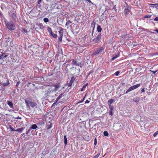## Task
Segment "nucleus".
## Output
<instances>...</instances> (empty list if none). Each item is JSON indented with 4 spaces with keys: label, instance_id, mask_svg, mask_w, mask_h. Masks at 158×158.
Returning a JSON list of instances; mask_svg holds the SVG:
<instances>
[{
    "label": "nucleus",
    "instance_id": "1",
    "mask_svg": "<svg viewBox=\"0 0 158 158\" xmlns=\"http://www.w3.org/2000/svg\"><path fill=\"white\" fill-rule=\"evenodd\" d=\"M52 86L47 87L45 88L42 93V96L44 98L46 97L51 93L53 92Z\"/></svg>",
    "mask_w": 158,
    "mask_h": 158
},
{
    "label": "nucleus",
    "instance_id": "2",
    "mask_svg": "<svg viewBox=\"0 0 158 158\" xmlns=\"http://www.w3.org/2000/svg\"><path fill=\"white\" fill-rule=\"evenodd\" d=\"M6 27L9 30H13L15 29V26L12 22H10L7 23Z\"/></svg>",
    "mask_w": 158,
    "mask_h": 158
},
{
    "label": "nucleus",
    "instance_id": "3",
    "mask_svg": "<svg viewBox=\"0 0 158 158\" xmlns=\"http://www.w3.org/2000/svg\"><path fill=\"white\" fill-rule=\"evenodd\" d=\"M104 50V48H100L96 49L94 52V55H98L99 54H101L102 52Z\"/></svg>",
    "mask_w": 158,
    "mask_h": 158
},
{
    "label": "nucleus",
    "instance_id": "4",
    "mask_svg": "<svg viewBox=\"0 0 158 158\" xmlns=\"http://www.w3.org/2000/svg\"><path fill=\"white\" fill-rule=\"evenodd\" d=\"M63 29H62L60 30L59 33V37L58 38V39L60 41H61L62 40V37L63 36Z\"/></svg>",
    "mask_w": 158,
    "mask_h": 158
},
{
    "label": "nucleus",
    "instance_id": "5",
    "mask_svg": "<svg viewBox=\"0 0 158 158\" xmlns=\"http://www.w3.org/2000/svg\"><path fill=\"white\" fill-rule=\"evenodd\" d=\"M55 88L54 89L52 88V90L53 92H56L57 91L61 86V85L60 83L56 84L54 86Z\"/></svg>",
    "mask_w": 158,
    "mask_h": 158
},
{
    "label": "nucleus",
    "instance_id": "6",
    "mask_svg": "<svg viewBox=\"0 0 158 158\" xmlns=\"http://www.w3.org/2000/svg\"><path fill=\"white\" fill-rule=\"evenodd\" d=\"M101 37V35L100 34L98 35L94 40V41L95 43L98 42V41H99L100 40Z\"/></svg>",
    "mask_w": 158,
    "mask_h": 158
},
{
    "label": "nucleus",
    "instance_id": "7",
    "mask_svg": "<svg viewBox=\"0 0 158 158\" xmlns=\"http://www.w3.org/2000/svg\"><path fill=\"white\" fill-rule=\"evenodd\" d=\"M140 86V84H136L135 85H133L131 86L132 89L133 90L134 89H135L138 87H139Z\"/></svg>",
    "mask_w": 158,
    "mask_h": 158
},
{
    "label": "nucleus",
    "instance_id": "8",
    "mask_svg": "<svg viewBox=\"0 0 158 158\" xmlns=\"http://www.w3.org/2000/svg\"><path fill=\"white\" fill-rule=\"evenodd\" d=\"M130 10V8L129 7H126L125 10H124V12L126 14H128V12Z\"/></svg>",
    "mask_w": 158,
    "mask_h": 158
},
{
    "label": "nucleus",
    "instance_id": "9",
    "mask_svg": "<svg viewBox=\"0 0 158 158\" xmlns=\"http://www.w3.org/2000/svg\"><path fill=\"white\" fill-rule=\"evenodd\" d=\"M74 81V77H72L71 78V80L70 81V82L68 84V85L69 86H71L72 84L73 83Z\"/></svg>",
    "mask_w": 158,
    "mask_h": 158
},
{
    "label": "nucleus",
    "instance_id": "10",
    "mask_svg": "<svg viewBox=\"0 0 158 158\" xmlns=\"http://www.w3.org/2000/svg\"><path fill=\"white\" fill-rule=\"evenodd\" d=\"M29 104L32 107H34L37 105L36 103L33 102H29Z\"/></svg>",
    "mask_w": 158,
    "mask_h": 158
},
{
    "label": "nucleus",
    "instance_id": "11",
    "mask_svg": "<svg viewBox=\"0 0 158 158\" xmlns=\"http://www.w3.org/2000/svg\"><path fill=\"white\" fill-rule=\"evenodd\" d=\"M7 104L10 108H12L13 107V104L12 102L10 101H8Z\"/></svg>",
    "mask_w": 158,
    "mask_h": 158
},
{
    "label": "nucleus",
    "instance_id": "12",
    "mask_svg": "<svg viewBox=\"0 0 158 158\" xmlns=\"http://www.w3.org/2000/svg\"><path fill=\"white\" fill-rule=\"evenodd\" d=\"M63 93H62L56 99V102H57L58 101L60 98H61L63 94Z\"/></svg>",
    "mask_w": 158,
    "mask_h": 158
},
{
    "label": "nucleus",
    "instance_id": "13",
    "mask_svg": "<svg viewBox=\"0 0 158 158\" xmlns=\"http://www.w3.org/2000/svg\"><path fill=\"white\" fill-rule=\"evenodd\" d=\"M24 127H22L18 129L15 130V131H18L19 132H20L22 131L24 129Z\"/></svg>",
    "mask_w": 158,
    "mask_h": 158
},
{
    "label": "nucleus",
    "instance_id": "14",
    "mask_svg": "<svg viewBox=\"0 0 158 158\" xmlns=\"http://www.w3.org/2000/svg\"><path fill=\"white\" fill-rule=\"evenodd\" d=\"M102 29L99 25H98L97 28V30L98 32H101L102 31Z\"/></svg>",
    "mask_w": 158,
    "mask_h": 158
},
{
    "label": "nucleus",
    "instance_id": "15",
    "mask_svg": "<svg viewBox=\"0 0 158 158\" xmlns=\"http://www.w3.org/2000/svg\"><path fill=\"white\" fill-rule=\"evenodd\" d=\"M133 100L135 102H138L139 101V98H138L135 97L134 98Z\"/></svg>",
    "mask_w": 158,
    "mask_h": 158
},
{
    "label": "nucleus",
    "instance_id": "16",
    "mask_svg": "<svg viewBox=\"0 0 158 158\" xmlns=\"http://www.w3.org/2000/svg\"><path fill=\"white\" fill-rule=\"evenodd\" d=\"M119 56V53H118L116 55H115L112 58V60H114L116 58H117Z\"/></svg>",
    "mask_w": 158,
    "mask_h": 158
},
{
    "label": "nucleus",
    "instance_id": "17",
    "mask_svg": "<svg viewBox=\"0 0 158 158\" xmlns=\"http://www.w3.org/2000/svg\"><path fill=\"white\" fill-rule=\"evenodd\" d=\"M150 5L151 6H153V7H155L156 8H157V9H158V3L157 4H150Z\"/></svg>",
    "mask_w": 158,
    "mask_h": 158
},
{
    "label": "nucleus",
    "instance_id": "18",
    "mask_svg": "<svg viewBox=\"0 0 158 158\" xmlns=\"http://www.w3.org/2000/svg\"><path fill=\"white\" fill-rule=\"evenodd\" d=\"M64 144L66 145L67 144V138L66 135H64Z\"/></svg>",
    "mask_w": 158,
    "mask_h": 158
},
{
    "label": "nucleus",
    "instance_id": "19",
    "mask_svg": "<svg viewBox=\"0 0 158 158\" xmlns=\"http://www.w3.org/2000/svg\"><path fill=\"white\" fill-rule=\"evenodd\" d=\"M53 37L55 38H56L57 37V35L54 34L52 32L51 34H50Z\"/></svg>",
    "mask_w": 158,
    "mask_h": 158
},
{
    "label": "nucleus",
    "instance_id": "20",
    "mask_svg": "<svg viewBox=\"0 0 158 158\" xmlns=\"http://www.w3.org/2000/svg\"><path fill=\"white\" fill-rule=\"evenodd\" d=\"M47 30L49 32L50 34H51L52 32V29L50 27H48L47 28Z\"/></svg>",
    "mask_w": 158,
    "mask_h": 158
},
{
    "label": "nucleus",
    "instance_id": "21",
    "mask_svg": "<svg viewBox=\"0 0 158 158\" xmlns=\"http://www.w3.org/2000/svg\"><path fill=\"white\" fill-rule=\"evenodd\" d=\"M9 84V82L8 81H7L6 82L3 83L2 85L5 86L8 85Z\"/></svg>",
    "mask_w": 158,
    "mask_h": 158
},
{
    "label": "nucleus",
    "instance_id": "22",
    "mask_svg": "<svg viewBox=\"0 0 158 158\" xmlns=\"http://www.w3.org/2000/svg\"><path fill=\"white\" fill-rule=\"evenodd\" d=\"M37 127L36 124H33L32 125L31 127V128L34 129H36V128H37Z\"/></svg>",
    "mask_w": 158,
    "mask_h": 158
},
{
    "label": "nucleus",
    "instance_id": "23",
    "mask_svg": "<svg viewBox=\"0 0 158 158\" xmlns=\"http://www.w3.org/2000/svg\"><path fill=\"white\" fill-rule=\"evenodd\" d=\"M133 89H132V88L131 87L129 89H128L127 91L126 92V94L128 93V92L131 91Z\"/></svg>",
    "mask_w": 158,
    "mask_h": 158
},
{
    "label": "nucleus",
    "instance_id": "24",
    "mask_svg": "<svg viewBox=\"0 0 158 158\" xmlns=\"http://www.w3.org/2000/svg\"><path fill=\"white\" fill-rule=\"evenodd\" d=\"M10 129L11 131H15L16 130H15V129L12 127L11 126H10Z\"/></svg>",
    "mask_w": 158,
    "mask_h": 158
},
{
    "label": "nucleus",
    "instance_id": "25",
    "mask_svg": "<svg viewBox=\"0 0 158 158\" xmlns=\"http://www.w3.org/2000/svg\"><path fill=\"white\" fill-rule=\"evenodd\" d=\"M114 102V100L113 99H110L108 100V102L110 104H111Z\"/></svg>",
    "mask_w": 158,
    "mask_h": 158
},
{
    "label": "nucleus",
    "instance_id": "26",
    "mask_svg": "<svg viewBox=\"0 0 158 158\" xmlns=\"http://www.w3.org/2000/svg\"><path fill=\"white\" fill-rule=\"evenodd\" d=\"M104 135L106 136H108L109 134L107 131H105L103 132Z\"/></svg>",
    "mask_w": 158,
    "mask_h": 158
},
{
    "label": "nucleus",
    "instance_id": "27",
    "mask_svg": "<svg viewBox=\"0 0 158 158\" xmlns=\"http://www.w3.org/2000/svg\"><path fill=\"white\" fill-rule=\"evenodd\" d=\"M72 22L71 21L69 20L68 21H67L66 23V26H68L69 24H70Z\"/></svg>",
    "mask_w": 158,
    "mask_h": 158
},
{
    "label": "nucleus",
    "instance_id": "28",
    "mask_svg": "<svg viewBox=\"0 0 158 158\" xmlns=\"http://www.w3.org/2000/svg\"><path fill=\"white\" fill-rule=\"evenodd\" d=\"M48 19L47 18H45L44 19V21L46 23H47L48 21Z\"/></svg>",
    "mask_w": 158,
    "mask_h": 158
},
{
    "label": "nucleus",
    "instance_id": "29",
    "mask_svg": "<svg viewBox=\"0 0 158 158\" xmlns=\"http://www.w3.org/2000/svg\"><path fill=\"white\" fill-rule=\"evenodd\" d=\"M72 64L73 65H77V63L74 60H73L72 63Z\"/></svg>",
    "mask_w": 158,
    "mask_h": 158
},
{
    "label": "nucleus",
    "instance_id": "30",
    "mask_svg": "<svg viewBox=\"0 0 158 158\" xmlns=\"http://www.w3.org/2000/svg\"><path fill=\"white\" fill-rule=\"evenodd\" d=\"M100 153H98L92 158H98L99 156Z\"/></svg>",
    "mask_w": 158,
    "mask_h": 158
},
{
    "label": "nucleus",
    "instance_id": "31",
    "mask_svg": "<svg viewBox=\"0 0 158 158\" xmlns=\"http://www.w3.org/2000/svg\"><path fill=\"white\" fill-rule=\"evenodd\" d=\"M158 134V131L154 133L153 136L154 137H155Z\"/></svg>",
    "mask_w": 158,
    "mask_h": 158
},
{
    "label": "nucleus",
    "instance_id": "32",
    "mask_svg": "<svg viewBox=\"0 0 158 158\" xmlns=\"http://www.w3.org/2000/svg\"><path fill=\"white\" fill-rule=\"evenodd\" d=\"M150 71L152 72L154 74H155L157 72V70H156V71H152V70H150Z\"/></svg>",
    "mask_w": 158,
    "mask_h": 158
},
{
    "label": "nucleus",
    "instance_id": "33",
    "mask_svg": "<svg viewBox=\"0 0 158 158\" xmlns=\"http://www.w3.org/2000/svg\"><path fill=\"white\" fill-rule=\"evenodd\" d=\"M39 27L40 28V29H41L43 28V25L42 24H40L38 25Z\"/></svg>",
    "mask_w": 158,
    "mask_h": 158
},
{
    "label": "nucleus",
    "instance_id": "34",
    "mask_svg": "<svg viewBox=\"0 0 158 158\" xmlns=\"http://www.w3.org/2000/svg\"><path fill=\"white\" fill-rule=\"evenodd\" d=\"M29 101H25V102L27 104V106H28L29 105Z\"/></svg>",
    "mask_w": 158,
    "mask_h": 158
},
{
    "label": "nucleus",
    "instance_id": "35",
    "mask_svg": "<svg viewBox=\"0 0 158 158\" xmlns=\"http://www.w3.org/2000/svg\"><path fill=\"white\" fill-rule=\"evenodd\" d=\"M97 139L96 138H95L94 139V144L95 145H96V144H97Z\"/></svg>",
    "mask_w": 158,
    "mask_h": 158
},
{
    "label": "nucleus",
    "instance_id": "36",
    "mask_svg": "<svg viewBox=\"0 0 158 158\" xmlns=\"http://www.w3.org/2000/svg\"><path fill=\"white\" fill-rule=\"evenodd\" d=\"M119 73V72L118 71H117L115 73V75L116 76H117L118 75Z\"/></svg>",
    "mask_w": 158,
    "mask_h": 158
},
{
    "label": "nucleus",
    "instance_id": "37",
    "mask_svg": "<svg viewBox=\"0 0 158 158\" xmlns=\"http://www.w3.org/2000/svg\"><path fill=\"white\" fill-rule=\"evenodd\" d=\"M154 20L155 21H158V17L155 18L154 19Z\"/></svg>",
    "mask_w": 158,
    "mask_h": 158
},
{
    "label": "nucleus",
    "instance_id": "38",
    "mask_svg": "<svg viewBox=\"0 0 158 158\" xmlns=\"http://www.w3.org/2000/svg\"><path fill=\"white\" fill-rule=\"evenodd\" d=\"M51 127H52V124H50V126L48 127V128H47V129H50V128H51Z\"/></svg>",
    "mask_w": 158,
    "mask_h": 158
},
{
    "label": "nucleus",
    "instance_id": "39",
    "mask_svg": "<svg viewBox=\"0 0 158 158\" xmlns=\"http://www.w3.org/2000/svg\"><path fill=\"white\" fill-rule=\"evenodd\" d=\"M89 102V101L88 100H86L85 102V103H88Z\"/></svg>",
    "mask_w": 158,
    "mask_h": 158
},
{
    "label": "nucleus",
    "instance_id": "40",
    "mask_svg": "<svg viewBox=\"0 0 158 158\" xmlns=\"http://www.w3.org/2000/svg\"><path fill=\"white\" fill-rule=\"evenodd\" d=\"M86 85H84V86H83V88H82V89L81 90V91H82V89H84V88H85L86 87Z\"/></svg>",
    "mask_w": 158,
    "mask_h": 158
},
{
    "label": "nucleus",
    "instance_id": "41",
    "mask_svg": "<svg viewBox=\"0 0 158 158\" xmlns=\"http://www.w3.org/2000/svg\"><path fill=\"white\" fill-rule=\"evenodd\" d=\"M154 31H155V32H157V33H158V30H157V29H156V30H154Z\"/></svg>",
    "mask_w": 158,
    "mask_h": 158
},
{
    "label": "nucleus",
    "instance_id": "42",
    "mask_svg": "<svg viewBox=\"0 0 158 158\" xmlns=\"http://www.w3.org/2000/svg\"><path fill=\"white\" fill-rule=\"evenodd\" d=\"M141 92H144L145 91V90H144V89H141Z\"/></svg>",
    "mask_w": 158,
    "mask_h": 158
},
{
    "label": "nucleus",
    "instance_id": "43",
    "mask_svg": "<svg viewBox=\"0 0 158 158\" xmlns=\"http://www.w3.org/2000/svg\"><path fill=\"white\" fill-rule=\"evenodd\" d=\"M112 113L111 111L110 112V114L111 115H112Z\"/></svg>",
    "mask_w": 158,
    "mask_h": 158
},
{
    "label": "nucleus",
    "instance_id": "44",
    "mask_svg": "<svg viewBox=\"0 0 158 158\" xmlns=\"http://www.w3.org/2000/svg\"><path fill=\"white\" fill-rule=\"evenodd\" d=\"M19 82H17V85H16L17 86H18V85H19Z\"/></svg>",
    "mask_w": 158,
    "mask_h": 158
},
{
    "label": "nucleus",
    "instance_id": "45",
    "mask_svg": "<svg viewBox=\"0 0 158 158\" xmlns=\"http://www.w3.org/2000/svg\"><path fill=\"white\" fill-rule=\"evenodd\" d=\"M146 18H148V16L147 15L145 17Z\"/></svg>",
    "mask_w": 158,
    "mask_h": 158
},
{
    "label": "nucleus",
    "instance_id": "46",
    "mask_svg": "<svg viewBox=\"0 0 158 158\" xmlns=\"http://www.w3.org/2000/svg\"><path fill=\"white\" fill-rule=\"evenodd\" d=\"M2 58L1 56H0V59H1Z\"/></svg>",
    "mask_w": 158,
    "mask_h": 158
}]
</instances>
